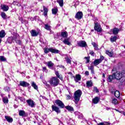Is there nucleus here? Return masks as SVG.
Returning a JSON list of instances; mask_svg holds the SVG:
<instances>
[{
	"label": "nucleus",
	"instance_id": "nucleus-1",
	"mask_svg": "<svg viewBox=\"0 0 125 125\" xmlns=\"http://www.w3.org/2000/svg\"><path fill=\"white\" fill-rule=\"evenodd\" d=\"M113 76L114 79L119 81V88H123L125 85V77L123 76V73L120 72H117L113 73Z\"/></svg>",
	"mask_w": 125,
	"mask_h": 125
},
{
	"label": "nucleus",
	"instance_id": "nucleus-2",
	"mask_svg": "<svg viewBox=\"0 0 125 125\" xmlns=\"http://www.w3.org/2000/svg\"><path fill=\"white\" fill-rule=\"evenodd\" d=\"M82 94H83V92L82 90L80 89L77 90L75 91L74 94V98L75 100V102L76 104H78V102L80 101V98H81V96H82Z\"/></svg>",
	"mask_w": 125,
	"mask_h": 125
},
{
	"label": "nucleus",
	"instance_id": "nucleus-3",
	"mask_svg": "<svg viewBox=\"0 0 125 125\" xmlns=\"http://www.w3.org/2000/svg\"><path fill=\"white\" fill-rule=\"evenodd\" d=\"M49 83L51 86H57L59 84V79L57 77H52L50 79Z\"/></svg>",
	"mask_w": 125,
	"mask_h": 125
},
{
	"label": "nucleus",
	"instance_id": "nucleus-4",
	"mask_svg": "<svg viewBox=\"0 0 125 125\" xmlns=\"http://www.w3.org/2000/svg\"><path fill=\"white\" fill-rule=\"evenodd\" d=\"M44 52L46 54L48 52H52V53H59V50L56 49H53L52 48H49L48 47H45L43 48Z\"/></svg>",
	"mask_w": 125,
	"mask_h": 125
},
{
	"label": "nucleus",
	"instance_id": "nucleus-5",
	"mask_svg": "<svg viewBox=\"0 0 125 125\" xmlns=\"http://www.w3.org/2000/svg\"><path fill=\"white\" fill-rule=\"evenodd\" d=\"M55 103H56V104L59 106V107H60V108H62V109H63V108L65 107V105H64V103H63V102H62V101H61L60 100H56L55 102Z\"/></svg>",
	"mask_w": 125,
	"mask_h": 125
},
{
	"label": "nucleus",
	"instance_id": "nucleus-6",
	"mask_svg": "<svg viewBox=\"0 0 125 125\" xmlns=\"http://www.w3.org/2000/svg\"><path fill=\"white\" fill-rule=\"evenodd\" d=\"M94 29L95 31H97V32H101V31H102L101 25H100V24L98 23V22H95Z\"/></svg>",
	"mask_w": 125,
	"mask_h": 125
},
{
	"label": "nucleus",
	"instance_id": "nucleus-7",
	"mask_svg": "<svg viewBox=\"0 0 125 125\" xmlns=\"http://www.w3.org/2000/svg\"><path fill=\"white\" fill-rule=\"evenodd\" d=\"M83 12H78L75 15V18L78 19V20H80V19H82L83 18Z\"/></svg>",
	"mask_w": 125,
	"mask_h": 125
},
{
	"label": "nucleus",
	"instance_id": "nucleus-8",
	"mask_svg": "<svg viewBox=\"0 0 125 125\" xmlns=\"http://www.w3.org/2000/svg\"><path fill=\"white\" fill-rule=\"evenodd\" d=\"M51 108L52 109V111H55L56 113H60L61 112V111L59 109V107H58L57 106H55L54 105H52L51 106Z\"/></svg>",
	"mask_w": 125,
	"mask_h": 125
},
{
	"label": "nucleus",
	"instance_id": "nucleus-9",
	"mask_svg": "<svg viewBox=\"0 0 125 125\" xmlns=\"http://www.w3.org/2000/svg\"><path fill=\"white\" fill-rule=\"evenodd\" d=\"M26 102L28 104V105L31 107L32 108L35 107V103L34 102V101L31 99H29V100H26Z\"/></svg>",
	"mask_w": 125,
	"mask_h": 125
},
{
	"label": "nucleus",
	"instance_id": "nucleus-10",
	"mask_svg": "<svg viewBox=\"0 0 125 125\" xmlns=\"http://www.w3.org/2000/svg\"><path fill=\"white\" fill-rule=\"evenodd\" d=\"M20 85H21V86H23V87H27V86L30 85V84L25 81H20Z\"/></svg>",
	"mask_w": 125,
	"mask_h": 125
},
{
	"label": "nucleus",
	"instance_id": "nucleus-11",
	"mask_svg": "<svg viewBox=\"0 0 125 125\" xmlns=\"http://www.w3.org/2000/svg\"><path fill=\"white\" fill-rule=\"evenodd\" d=\"M77 44L81 47H85L86 46V42L83 41L78 42Z\"/></svg>",
	"mask_w": 125,
	"mask_h": 125
},
{
	"label": "nucleus",
	"instance_id": "nucleus-12",
	"mask_svg": "<svg viewBox=\"0 0 125 125\" xmlns=\"http://www.w3.org/2000/svg\"><path fill=\"white\" fill-rule=\"evenodd\" d=\"M13 41H16V38H15V36L13 37H8L7 42H8V43H12Z\"/></svg>",
	"mask_w": 125,
	"mask_h": 125
},
{
	"label": "nucleus",
	"instance_id": "nucleus-13",
	"mask_svg": "<svg viewBox=\"0 0 125 125\" xmlns=\"http://www.w3.org/2000/svg\"><path fill=\"white\" fill-rule=\"evenodd\" d=\"M46 64H47V65L49 69H52V68H53V66H54V64L51 61H49L47 62Z\"/></svg>",
	"mask_w": 125,
	"mask_h": 125
},
{
	"label": "nucleus",
	"instance_id": "nucleus-14",
	"mask_svg": "<svg viewBox=\"0 0 125 125\" xmlns=\"http://www.w3.org/2000/svg\"><path fill=\"white\" fill-rule=\"evenodd\" d=\"M62 42L64 44H67V45H71V43L70 42V38L65 39Z\"/></svg>",
	"mask_w": 125,
	"mask_h": 125
},
{
	"label": "nucleus",
	"instance_id": "nucleus-15",
	"mask_svg": "<svg viewBox=\"0 0 125 125\" xmlns=\"http://www.w3.org/2000/svg\"><path fill=\"white\" fill-rule=\"evenodd\" d=\"M111 32H112L113 35H118L119 34V32H120V29L117 28H115L111 30Z\"/></svg>",
	"mask_w": 125,
	"mask_h": 125
},
{
	"label": "nucleus",
	"instance_id": "nucleus-16",
	"mask_svg": "<svg viewBox=\"0 0 125 125\" xmlns=\"http://www.w3.org/2000/svg\"><path fill=\"white\" fill-rule=\"evenodd\" d=\"M1 8L3 11H7L9 9L8 6L4 4L1 5Z\"/></svg>",
	"mask_w": 125,
	"mask_h": 125
},
{
	"label": "nucleus",
	"instance_id": "nucleus-17",
	"mask_svg": "<svg viewBox=\"0 0 125 125\" xmlns=\"http://www.w3.org/2000/svg\"><path fill=\"white\" fill-rule=\"evenodd\" d=\"M30 33L32 37H37V36L39 35V33H38V32H36L35 30H32Z\"/></svg>",
	"mask_w": 125,
	"mask_h": 125
},
{
	"label": "nucleus",
	"instance_id": "nucleus-18",
	"mask_svg": "<svg viewBox=\"0 0 125 125\" xmlns=\"http://www.w3.org/2000/svg\"><path fill=\"white\" fill-rule=\"evenodd\" d=\"M87 87H91L93 85V83L91 81H88L86 83Z\"/></svg>",
	"mask_w": 125,
	"mask_h": 125
},
{
	"label": "nucleus",
	"instance_id": "nucleus-19",
	"mask_svg": "<svg viewBox=\"0 0 125 125\" xmlns=\"http://www.w3.org/2000/svg\"><path fill=\"white\" fill-rule=\"evenodd\" d=\"M94 65L95 66H97V65H99L100 63H101V61L99 59H96L93 62Z\"/></svg>",
	"mask_w": 125,
	"mask_h": 125
},
{
	"label": "nucleus",
	"instance_id": "nucleus-20",
	"mask_svg": "<svg viewBox=\"0 0 125 125\" xmlns=\"http://www.w3.org/2000/svg\"><path fill=\"white\" fill-rule=\"evenodd\" d=\"M65 108L66 110H68L69 112H74V108L70 105L66 106Z\"/></svg>",
	"mask_w": 125,
	"mask_h": 125
},
{
	"label": "nucleus",
	"instance_id": "nucleus-21",
	"mask_svg": "<svg viewBox=\"0 0 125 125\" xmlns=\"http://www.w3.org/2000/svg\"><path fill=\"white\" fill-rule=\"evenodd\" d=\"M114 79H115V78H114L113 74L112 75H109L108 78H107V82H108V83H112Z\"/></svg>",
	"mask_w": 125,
	"mask_h": 125
},
{
	"label": "nucleus",
	"instance_id": "nucleus-22",
	"mask_svg": "<svg viewBox=\"0 0 125 125\" xmlns=\"http://www.w3.org/2000/svg\"><path fill=\"white\" fill-rule=\"evenodd\" d=\"M5 119L8 123H12L13 122V119L10 116H5Z\"/></svg>",
	"mask_w": 125,
	"mask_h": 125
},
{
	"label": "nucleus",
	"instance_id": "nucleus-23",
	"mask_svg": "<svg viewBox=\"0 0 125 125\" xmlns=\"http://www.w3.org/2000/svg\"><path fill=\"white\" fill-rule=\"evenodd\" d=\"M19 115L21 116V117H25L26 116V113L24 110H19Z\"/></svg>",
	"mask_w": 125,
	"mask_h": 125
},
{
	"label": "nucleus",
	"instance_id": "nucleus-24",
	"mask_svg": "<svg viewBox=\"0 0 125 125\" xmlns=\"http://www.w3.org/2000/svg\"><path fill=\"white\" fill-rule=\"evenodd\" d=\"M92 102L94 104H97L99 102V98L98 97H96L92 100Z\"/></svg>",
	"mask_w": 125,
	"mask_h": 125
},
{
	"label": "nucleus",
	"instance_id": "nucleus-25",
	"mask_svg": "<svg viewBox=\"0 0 125 125\" xmlns=\"http://www.w3.org/2000/svg\"><path fill=\"white\" fill-rule=\"evenodd\" d=\"M61 36L62 38H67L68 37V33L66 31L62 32L61 33Z\"/></svg>",
	"mask_w": 125,
	"mask_h": 125
},
{
	"label": "nucleus",
	"instance_id": "nucleus-26",
	"mask_svg": "<svg viewBox=\"0 0 125 125\" xmlns=\"http://www.w3.org/2000/svg\"><path fill=\"white\" fill-rule=\"evenodd\" d=\"M31 86H32L33 88H34V89H36V90H38V87L37 84L35 83V82H33L31 83Z\"/></svg>",
	"mask_w": 125,
	"mask_h": 125
},
{
	"label": "nucleus",
	"instance_id": "nucleus-27",
	"mask_svg": "<svg viewBox=\"0 0 125 125\" xmlns=\"http://www.w3.org/2000/svg\"><path fill=\"white\" fill-rule=\"evenodd\" d=\"M105 53H106V54L108 55V56H109V57H112L114 55V52H110V51H109L108 50L106 51Z\"/></svg>",
	"mask_w": 125,
	"mask_h": 125
},
{
	"label": "nucleus",
	"instance_id": "nucleus-28",
	"mask_svg": "<svg viewBox=\"0 0 125 125\" xmlns=\"http://www.w3.org/2000/svg\"><path fill=\"white\" fill-rule=\"evenodd\" d=\"M117 39H118V37L117 36H111L110 38V42H116L117 41Z\"/></svg>",
	"mask_w": 125,
	"mask_h": 125
},
{
	"label": "nucleus",
	"instance_id": "nucleus-29",
	"mask_svg": "<svg viewBox=\"0 0 125 125\" xmlns=\"http://www.w3.org/2000/svg\"><path fill=\"white\" fill-rule=\"evenodd\" d=\"M5 37V32L3 30H1L0 32V38H2Z\"/></svg>",
	"mask_w": 125,
	"mask_h": 125
},
{
	"label": "nucleus",
	"instance_id": "nucleus-30",
	"mask_svg": "<svg viewBox=\"0 0 125 125\" xmlns=\"http://www.w3.org/2000/svg\"><path fill=\"white\" fill-rule=\"evenodd\" d=\"M81 75H77L75 78V82H79V81H81Z\"/></svg>",
	"mask_w": 125,
	"mask_h": 125
},
{
	"label": "nucleus",
	"instance_id": "nucleus-31",
	"mask_svg": "<svg viewBox=\"0 0 125 125\" xmlns=\"http://www.w3.org/2000/svg\"><path fill=\"white\" fill-rule=\"evenodd\" d=\"M2 101L5 104H7V103H8V98L7 97L3 98Z\"/></svg>",
	"mask_w": 125,
	"mask_h": 125
},
{
	"label": "nucleus",
	"instance_id": "nucleus-32",
	"mask_svg": "<svg viewBox=\"0 0 125 125\" xmlns=\"http://www.w3.org/2000/svg\"><path fill=\"white\" fill-rule=\"evenodd\" d=\"M1 16L2 18L4 20H5V19H6V18H7V16L4 12L1 13Z\"/></svg>",
	"mask_w": 125,
	"mask_h": 125
},
{
	"label": "nucleus",
	"instance_id": "nucleus-33",
	"mask_svg": "<svg viewBox=\"0 0 125 125\" xmlns=\"http://www.w3.org/2000/svg\"><path fill=\"white\" fill-rule=\"evenodd\" d=\"M44 28L47 30V31H50V30H51V27L48 24H45Z\"/></svg>",
	"mask_w": 125,
	"mask_h": 125
},
{
	"label": "nucleus",
	"instance_id": "nucleus-34",
	"mask_svg": "<svg viewBox=\"0 0 125 125\" xmlns=\"http://www.w3.org/2000/svg\"><path fill=\"white\" fill-rule=\"evenodd\" d=\"M55 75L57 76V78L60 79V80H63V77L59 75V72H58V71H56Z\"/></svg>",
	"mask_w": 125,
	"mask_h": 125
},
{
	"label": "nucleus",
	"instance_id": "nucleus-35",
	"mask_svg": "<svg viewBox=\"0 0 125 125\" xmlns=\"http://www.w3.org/2000/svg\"><path fill=\"white\" fill-rule=\"evenodd\" d=\"M58 11V9L57 8H53L52 9V12L53 14H56Z\"/></svg>",
	"mask_w": 125,
	"mask_h": 125
},
{
	"label": "nucleus",
	"instance_id": "nucleus-36",
	"mask_svg": "<svg viewBox=\"0 0 125 125\" xmlns=\"http://www.w3.org/2000/svg\"><path fill=\"white\" fill-rule=\"evenodd\" d=\"M57 2L59 4L60 6L62 7L64 3H63V0H57Z\"/></svg>",
	"mask_w": 125,
	"mask_h": 125
},
{
	"label": "nucleus",
	"instance_id": "nucleus-37",
	"mask_svg": "<svg viewBox=\"0 0 125 125\" xmlns=\"http://www.w3.org/2000/svg\"><path fill=\"white\" fill-rule=\"evenodd\" d=\"M114 95H115V97H117V98L120 97V92H119V91H118V90H116L115 92Z\"/></svg>",
	"mask_w": 125,
	"mask_h": 125
},
{
	"label": "nucleus",
	"instance_id": "nucleus-38",
	"mask_svg": "<svg viewBox=\"0 0 125 125\" xmlns=\"http://www.w3.org/2000/svg\"><path fill=\"white\" fill-rule=\"evenodd\" d=\"M0 61L2 62H4L6 61V59L3 56H0Z\"/></svg>",
	"mask_w": 125,
	"mask_h": 125
},
{
	"label": "nucleus",
	"instance_id": "nucleus-39",
	"mask_svg": "<svg viewBox=\"0 0 125 125\" xmlns=\"http://www.w3.org/2000/svg\"><path fill=\"white\" fill-rule=\"evenodd\" d=\"M44 9V15H47V12H48V9H47V8H45V7H43Z\"/></svg>",
	"mask_w": 125,
	"mask_h": 125
},
{
	"label": "nucleus",
	"instance_id": "nucleus-40",
	"mask_svg": "<svg viewBox=\"0 0 125 125\" xmlns=\"http://www.w3.org/2000/svg\"><path fill=\"white\" fill-rule=\"evenodd\" d=\"M110 125V123L109 122H103V123H100L98 124V125Z\"/></svg>",
	"mask_w": 125,
	"mask_h": 125
},
{
	"label": "nucleus",
	"instance_id": "nucleus-41",
	"mask_svg": "<svg viewBox=\"0 0 125 125\" xmlns=\"http://www.w3.org/2000/svg\"><path fill=\"white\" fill-rule=\"evenodd\" d=\"M92 45L94 46V47L95 48V49L96 50H98V47L97 46V44H96V43L95 42H93L92 43Z\"/></svg>",
	"mask_w": 125,
	"mask_h": 125
},
{
	"label": "nucleus",
	"instance_id": "nucleus-42",
	"mask_svg": "<svg viewBox=\"0 0 125 125\" xmlns=\"http://www.w3.org/2000/svg\"><path fill=\"white\" fill-rule=\"evenodd\" d=\"M4 90L5 91H7L8 92L9 91H10V88L7 86L4 88Z\"/></svg>",
	"mask_w": 125,
	"mask_h": 125
},
{
	"label": "nucleus",
	"instance_id": "nucleus-43",
	"mask_svg": "<svg viewBox=\"0 0 125 125\" xmlns=\"http://www.w3.org/2000/svg\"><path fill=\"white\" fill-rule=\"evenodd\" d=\"M112 103L116 105V104H118V100L116 99H113L112 100Z\"/></svg>",
	"mask_w": 125,
	"mask_h": 125
},
{
	"label": "nucleus",
	"instance_id": "nucleus-44",
	"mask_svg": "<svg viewBox=\"0 0 125 125\" xmlns=\"http://www.w3.org/2000/svg\"><path fill=\"white\" fill-rule=\"evenodd\" d=\"M89 59H90L89 57H84V59H86V64H87L88 63H89V61H90Z\"/></svg>",
	"mask_w": 125,
	"mask_h": 125
},
{
	"label": "nucleus",
	"instance_id": "nucleus-45",
	"mask_svg": "<svg viewBox=\"0 0 125 125\" xmlns=\"http://www.w3.org/2000/svg\"><path fill=\"white\" fill-rule=\"evenodd\" d=\"M89 54H90V55H91V56H94V55H95V53L92 50L89 51Z\"/></svg>",
	"mask_w": 125,
	"mask_h": 125
},
{
	"label": "nucleus",
	"instance_id": "nucleus-46",
	"mask_svg": "<svg viewBox=\"0 0 125 125\" xmlns=\"http://www.w3.org/2000/svg\"><path fill=\"white\" fill-rule=\"evenodd\" d=\"M88 70H93L94 69V66L93 65H91L90 66L88 67Z\"/></svg>",
	"mask_w": 125,
	"mask_h": 125
},
{
	"label": "nucleus",
	"instance_id": "nucleus-47",
	"mask_svg": "<svg viewBox=\"0 0 125 125\" xmlns=\"http://www.w3.org/2000/svg\"><path fill=\"white\" fill-rule=\"evenodd\" d=\"M18 99H20V100L21 102H24V101H25V99L23 98H22L21 97H18Z\"/></svg>",
	"mask_w": 125,
	"mask_h": 125
},
{
	"label": "nucleus",
	"instance_id": "nucleus-48",
	"mask_svg": "<svg viewBox=\"0 0 125 125\" xmlns=\"http://www.w3.org/2000/svg\"><path fill=\"white\" fill-rule=\"evenodd\" d=\"M42 71L43 72H45V73H47L48 71L46 67H42Z\"/></svg>",
	"mask_w": 125,
	"mask_h": 125
},
{
	"label": "nucleus",
	"instance_id": "nucleus-49",
	"mask_svg": "<svg viewBox=\"0 0 125 125\" xmlns=\"http://www.w3.org/2000/svg\"><path fill=\"white\" fill-rule=\"evenodd\" d=\"M93 90L94 91H95L97 93L99 92V90H98V89L97 88V87H94Z\"/></svg>",
	"mask_w": 125,
	"mask_h": 125
},
{
	"label": "nucleus",
	"instance_id": "nucleus-50",
	"mask_svg": "<svg viewBox=\"0 0 125 125\" xmlns=\"http://www.w3.org/2000/svg\"><path fill=\"white\" fill-rule=\"evenodd\" d=\"M99 60H100L101 62H102L104 60V57L103 56H100V59H99Z\"/></svg>",
	"mask_w": 125,
	"mask_h": 125
},
{
	"label": "nucleus",
	"instance_id": "nucleus-51",
	"mask_svg": "<svg viewBox=\"0 0 125 125\" xmlns=\"http://www.w3.org/2000/svg\"><path fill=\"white\" fill-rule=\"evenodd\" d=\"M16 42L18 43V44H21L22 43V42H21V41L20 40H17Z\"/></svg>",
	"mask_w": 125,
	"mask_h": 125
},
{
	"label": "nucleus",
	"instance_id": "nucleus-52",
	"mask_svg": "<svg viewBox=\"0 0 125 125\" xmlns=\"http://www.w3.org/2000/svg\"><path fill=\"white\" fill-rule=\"evenodd\" d=\"M66 62L67 63V64H71V60L69 59H67L66 60Z\"/></svg>",
	"mask_w": 125,
	"mask_h": 125
},
{
	"label": "nucleus",
	"instance_id": "nucleus-53",
	"mask_svg": "<svg viewBox=\"0 0 125 125\" xmlns=\"http://www.w3.org/2000/svg\"><path fill=\"white\" fill-rule=\"evenodd\" d=\"M85 75L86 76H89V72L88 71H86L85 72Z\"/></svg>",
	"mask_w": 125,
	"mask_h": 125
},
{
	"label": "nucleus",
	"instance_id": "nucleus-54",
	"mask_svg": "<svg viewBox=\"0 0 125 125\" xmlns=\"http://www.w3.org/2000/svg\"><path fill=\"white\" fill-rule=\"evenodd\" d=\"M19 19L20 21H21V23H23L24 22V21L23 20V18H19Z\"/></svg>",
	"mask_w": 125,
	"mask_h": 125
},
{
	"label": "nucleus",
	"instance_id": "nucleus-55",
	"mask_svg": "<svg viewBox=\"0 0 125 125\" xmlns=\"http://www.w3.org/2000/svg\"><path fill=\"white\" fill-rule=\"evenodd\" d=\"M66 99H71V96L69 95H67Z\"/></svg>",
	"mask_w": 125,
	"mask_h": 125
},
{
	"label": "nucleus",
	"instance_id": "nucleus-56",
	"mask_svg": "<svg viewBox=\"0 0 125 125\" xmlns=\"http://www.w3.org/2000/svg\"><path fill=\"white\" fill-rule=\"evenodd\" d=\"M120 113H121V114H123V115H124V116H125V112L124 111H120Z\"/></svg>",
	"mask_w": 125,
	"mask_h": 125
},
{
	"label": "nucleus",
	"instance_id": "nucleus-57",
	"mask_svg": "<svg viewBox=\"0 0 125 125\" xmlns=\"http://www.w3.org/2000/svg\"><path fill=\"white\" fill-rule=\"evenodd\" d=\"M30 20H31V21H34V20H35V18H31Z\"/></svg>",
	"mask_w": 125,
	"mask_h": 125
},
{
	"label": "nucleus",
	"instance_id": "nucleus-58",
	"mask_svg": "<svg viewBox=\"0 0 125 125\" xmlns=\"http://www.w3.org/2000/svg\"><path fill=\"white\" fill-rule=\"evenodd\" d=\"M91 72L92 74H94V71H93V69L91 70Z\"/></svg>",
	"mask_w": 125,
	"mask_h": 125
},
{
	"label": "nucleus",
	"instance_id": "nucleus-59",
	"mask_svg": "<svg viewBox=\"0 0 125 125\" xmlns=\"http://www.w3.org/2000/svg\"><path fill=\"white\" fill-rule=\"evenodd\" d=\"M43 83H44V84H47V82L45 81L44 82H43Z\"/></svg>",
	"mask_w": 125,
	"mask_h": 125
},
{
	"label": "nucleus",
	"instance_id": "nucleus-60",
	"mask_svg": "<svg viewBox=\"0 0 125 125\" xmlns=\"http://www.w3.org/2000/svg\"><path fill=\"white\" fill-rule=\"evenodd\" d=\"M103 77L105 78V74H103Z\"/></svg>",
	"mask_w": 125,
	"mask_h": 125
},
{
	"label": "nucleus",
	"instance_id": "nucleus-61",
	"mask_svg": "<svg viewBox=\"0 0 125 125\" xmlns=\"http://www.w3.org/2000/svg\"><path fill=\"white\" fill-rule=\"evenodd\" d=\"M68 74L71 75V76L72 75V72H68Z\"/></svg>",
	"mask_w": 125,
	"mask_h": 125
},
{
	"label": "nucleus",
	"instance_id": "nucleus-62",
	"mask_svg": "<svg viewBox=\"0 0 125 125\" xmlns=\"http://www.w3.org/2000/svg\"><path fill=\"white\" fill-rule=\"evenodd\" d=\"M115 111H117V112H119V113H120V112H121V111H119V110H118V109H115Z\"/></svg>",
	"mask_w": 125,
	"mask_h": 125
},
{
	"label": "nucleus",
	"instance_id": "nucleus-63",
	"mask_svg": "<svg viewBox=\"0 0 125 125\" xmlns=\"http://www.w3.org/2000/svg\"><path fill=\"white\" fill-rule=\"evenodd\" d=\"M60 67H61V68H64V66H63V65H61Z\"/></svg>",
	"mask_w": 125,
	"mask_h": 125
},
{
	"label": "nucleus",
	"instance_id": "nucleus-64",
	"mask_svg": "<svg viewBox=\"0 0 125 125\" xmlns=\"http://www.w3.org/2000/svg\"><path fill=\"white\" fill-rule=\"evenodd\" d=\"M0 42H1V39H0Z\"/></svg>",
	"mask_w": 125,
	"mask_h": 125
}]
</instances>
